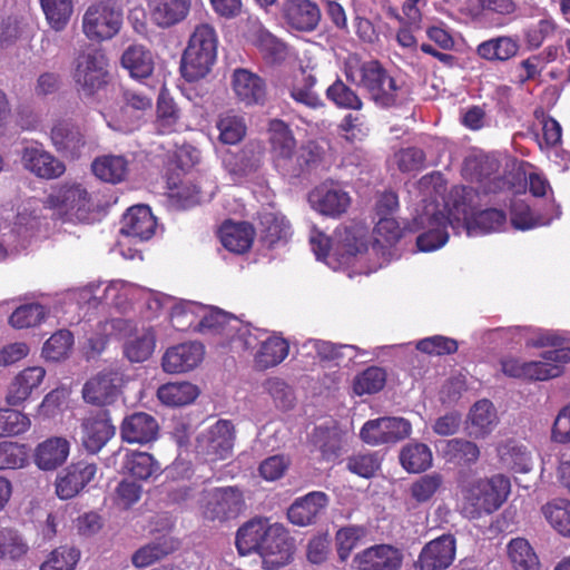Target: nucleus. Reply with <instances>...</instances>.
Returning a JSON list of instances; mask_svg holds the SVG:
<instances>
[{
	"instance_id": "f257e3e1",
	"label": "nucleus",
	"mask_w": 570,
	"mask_h": 570,
	"mask_svg": "<svg viewBox=\"0 0 570 570\" xmlns=\"http://www.w3.org/2000/svg\"><path fill=\"white\" fill-rule=\"evenodd\" d=\"M478 194L471 187L454 186L443 209L435 200L424 205L414 218L416 229L424 232L417 236L416 245L421 252H432L444 246L449 239L448 226L455 228L454 220H461L469 236L499 230L505 223L502 210L490 208L474 213Z\"/></svg>"
},
{
	"instance_id": "f03ea898",
	"label": "nucleus",
	"mask_w": 570,
	"mask_h": 570,
	"mask_svg": "<svg viewBox=\"0 0 570 570\" xmlns=\"http://www.w3.org/2000/svg\"><path fill=\"white\" fill-rule=\"evenodd\" d=\"M309 243L318 261L338 269L367 249L368 233L363 225L345 226L336 228L331 240L322 233H313Z\"/></svg>"
},
{
	"instance_id": "7ed1b4c3",
	"label": "nucleus",
	"mask_w": 570,
	"mask_h": 570,
	"mask_svg": "<svg viewBox=\"0 0 570 570\" xmlns=\"http://www.w3.org/2000/svg\"><path fill=\"white\" fill-rule=\"evenodd\" d=\"M344 72L346 79L365 89L379 107L390 108L403 99V87L376 60L360 62L350 59L345 63Z\"/></svg>"
},
{
	"instance_id": "20e7f679",
	"label": "nucleus",
	"mask_w": 570,
	"mask_h": 570,
	"mask_svg": "<svg viewBox=\"0 0 570 570\" xmlns=\"http://www.w3.org/2000/svg\"><path fill=\"white\" fill-rule=\"evenodd\" d=\"M510 493V481L502 474L479 479L463 485L459 508L469 519L492 513L501 507Z\"/></svg>"
},
{
	"instance_id": "39448f33",
	"label": "nucleus",
	"mask_w": 570,
	"mask_h": 570,
	"mask_svg": "<svg viewBox=\"0 0 570 570\" xmlns=\"http://www.w3.org/2000/svg\"><path fill=\"white\" fill-rule=\"evenodd\" d=\"M217 35L208 23L197 26L190 36L181 58V75L194 82L204 78L212 69L217 53Z\"/></svg>"
},
{
	"instance_id": "423d86ee",
	"label": "nucleus",
	"mask_w": 570,
	"mask_h": 570,
	"mask_svg": "<svg viewBox=\"0 0 570 570\" xmlns=\"http://www.w3.org/2000/svg\"><path fill=\"white\" fill-rule=\"evenodd\" d=\"M47 205L75 223H91L97 203L88 188L77 181L62 184L47 198Z\"/></svg>"
},
{
	"instance_id": "0eeeda50",
	"label": "nucleus",
	"mask_w": 570,
	"mask_h": 570,
	"mask_svg": "<svg viewBox=\"0 0 570 570\" xmlns=\"http://www.w3.org/2000/svg\"><path fill=\"white\" fill-rule=\"evenodd\" d=\"M72 79L77 91L86 98L96 96L108 82V58L99 49L80 53L73 62Z\"/></svg>"
},
{
	"instance_id": "6e6552de",
	"label": "nucleus",
	"mask_w": 570,
	"mask_h": 570,
	"mask_svg": "<svg viewBox=\"0 0 570 570\" xmlns=\"http://www.w3.org/2000/svg\"><path fill=\"white\" fill-rule=\"evenodd\" d=\"M200 513L208 521L227 522L246 509L243 491L238 487H217L202 494Z\"/></svg>"
},
{
	"instance_id": "1a4fd4ad",
	"label": "nucleus",
	"mask_w": 570,
	"mask_h": 570,
	"mask_svg": "<svg viewBox=\"0 0 570 570\" xmlns=\"http://www.w3.org/2000/svg\"><path fill=\"white\" fill-rule=\"evenodd\" d=\"M122 8L112 0L90 4L82 17V30L87 38L95 41L115 37L122 24Z\"/></svg>"
},
{
	"instance_id": "9d476101",
	"label": "nucleus",
	"mask_w": 570,
	"mask_h": 570,
	"mask_svg": "<svg viewBox=\"0 0 570 570\" xmlns=\"http://www.w3.org/2000/svg\"><path fill=\"white\" fill-rule=\"evenodd\" d=\"M125 382L120 367L106 368L86 382L82 389L83 400L94 405L111 404L120 395Z\"/></svg>"
},
{
	"instance_id": "9b49d317",
	"label": "nucleus",
	"mask_w": 570,
	"mask_h": 570,
	"mask_svg": "<svg viewBox=\"0 0 570 570\" xmlns=\"http://www.w3.org/2000/svg\"><path fill=\"white\" fill-rule=\"evenodd\" d=\"M412 425L403 417L383 416L367 421L361 429V439L370 445L396 443L411 434Z\"/></svg>"
},
{
	"instance_id": "f8f14e48",
	"label": "nucleus",
	"mask_w": 570,
	"mask_h": 570,
	"mask_svg": "<svg viewBox=\"0 0 570 570\" xmlns=\"http://www.w3.org/2000/svg\"><path fill=\"white\" fill-rule=\"evenodd\" d=\"M487 334L490 342H501L505 345L520 344L522 341L531 347L558 346L561 344V338L554 332L534 327H498L488 331Z\"/></svg>"
},
{
	"instance_id": "ddd939ff",
	"label": "nucleus",
	"mask_w": 570,
	"mask_h": 570,
	"mask_svg": "<svg viewBox=\"0 0 570 570\" xmlns=\"http://www.w3.org/2000/svg\"><path fill=\"white\" fill-rule=\"evenodd\" d=\"M308 202L322 215L338 217L350 207L351 196L340 185L324 183L309 193Z\"/></svg>"
},
{
	"instance_id": "4468645a",
	"label": "nucleus",
	"mask_w": 570,
	"mask_h": 570,
	"mask_svg": "<svg viewBox=\"0 0 570 570\" xmlns=\"http://www.w3.org/2000/svg\"><path fill=\"white\" fill-rule=\"evenodd\" d=\"M258 554L263 563L271 569L287 564L293 556V542L285 529L275 523L271 525Z\"/></svg>"
},
{
	"instance_id": "2eb2a0df",
	"label": "nucleus",
	"mask_w": 570,
	"mask_h": 570,
	"mask_svg": "<svg viewBox=\"0 0 570 570\" xmlns=\"http://www.w3.org/2000/svg\"><path fill=\"white\" fill-rule=\"evenodd\" d=\"M97 473L95 463L79 461L70 464L56 479V493L61 500L76 497Z\"/></svg>"
},
{
	"instance_id": "dca6fc26",
	"label": "nucleus",
	"mask_w": 570,
	"mask_h": 570,
	"mask_svg": "<svg viewBox=\"0 0 570 570\" xmlns=\"http://www.w3.org/2000/svg\"><path fill=\"white\" fill-rule=\"evenodd\" d=\"M21 164L24 169L45 179L60 177L66 167L62 161L43 149L41 145H29L21 150Z\"/></svg>"
},
{
	"instance_id": "f3484780",
	"label": "nucleus",
	"mask_w": 570,
	"mask_h": 570,
	"mask_svg": "<svg viewBox=\"0 0 570 570\" xmlns=\"http://www.w3.org/2000/svg\"><path fill=\"white\" fill-rule=\"evenodd\" d=\"M354 563L358 570H400L403 553L391 544H376L357 553Z\"/></svg>"
},
{
	"instance_id": "a211bd4d",
	"label": "nucleus",
	"mask_w": 570,
	"mask_h": 570,
	"mask_svg": "<svg viewBox=\"0 0 570 570\" xmlns=\"http://www.w3.org/2000/svg\"><path fill=\"white\" fill-rule=\"evenodd\" d=\"M455 539L448 534L429 542L415 562L416 570H444L454 560Z\"/></svg>"
},
{
	"instance_id": "6ab92c4d",
	"label": "nucleus",
	"mask_w": 570,
	"mask_h": 570,
	"mask_svg": "<svg viewBox=\"0 0 570 570\" xmlns=\"http://www.w3.org/2000/svg\"><path fill=\"white\" fill-rule=\"evenodd\" d=\"M82 444L90 453L100 451L115 434L108 411L101 410L83 419Z\"/></svg>"
},
{
	"instance_id": "aec40b11",
	"label": "nucleus",
	"mask_w": 570,
	"mask_h": 570,
	"mask_svg": "<svg viewBox=\"0 0 570 570\" xmlns=\"http://www.w3.org/2000/svg\"><path fill=\"white\" fill-rule=\"evenodd\" d=\"M282 14L285 22L298 31H313L321 20L318 6L311 0H284Z\"/></svg>"
},
{
	"instance_id": "412c9836",
	"label": "nucleus",
	"mask_w": 570,
	"mask_h": 570,
	"mask_svg": "<svg viewBox=\"0 0 570 570\" xmlns=\"http://www.w3.org/2000/svg\"><path fill=\"white\" fill-rule=\"evenodd\" d=\"M156 227L157 222L150 208L145 205H136L122 216L120 233L137 242H144L153 237Z\"/></svg>"
},
{
	"instance_id": "4be33fe9",
	"label": "nucleus",
	"mask_w": 570,
	"mask_h": 570,
	"mask_svg": "<svg viewBox=\"0 0 570 570\" xmlns=\"http://www.w3.org/2000/svg\"><path fill=\"white\" fill-rule=\"evenodd\" d=\"M204 346L200 343L190 342L173 346L163 356V368L167 373L188 372L202 362Z\"/></svg>"
},
{
	"instance_id": "5701e85b",
	"label": "nucleus",
	"mask_w": 570,
	"mask_h": 570,
	"mask_svg": "<svg viewBox=\"0 0 570 570\" xmlns=\"http://www.w3.org/2000/svg\"><path fill=\"white\" fill-rule=\"evenodd\" d=\"M328 504V497L321 491H313L296 499L287 511L288 520L305 527L316 522Z\"/></svg>"
},
{
	"instance_id": "b1692460",
	"label": "nucleus",
	"mask_w": 570,
	"mask_h": 570,
	"mask_svg": "<svg viewBox=\"0 0 570 570\" xmlns=\"http://www.w3.org/2000/svg\"><path fill=\"white\" fill-rule=\"evenodd\" d=\"M232 87L238 101L245 106L259 105L265 100V81L247 69L239 68L234 70Z\"/></svg>"
},
{
	"instance_id": "393cba45",
	"label": "nucleus",
	"mask_w": 570,
	"mask_h": 570,
	"mask_svg": "<svg viewBox=\"0 0 570 570\" xmlns=\"http://www.w3.org/2000/svg\"><path fill=\"white\" fill-rule=\"evenodd\" d=\"M200 446L213 460L226 459L234 445L233 425L229 421H217L199 439Z\"/></svg>"
},
{
	"instance_id": "a878e982",
	"label": "nucleus",
	"mask_w": 570,
	"mask_h": 570,
	"mask_svg": "<svg viewBox=\"0 0 570 570\" xmlns=\"http://www.w3.org/2000/svg\"><path fill=\"white\" fill-rule=\"evenodd\" d=\"M120 432L127 443L146 444L156 440L158 423L153 415L138 412L124 420Z\"/></svg>"
},
{
	"instance_id": "bb28decb",
	"label": "nucleus",
	"mask_w": 570,
	"mask_h": 570,
	"mask_svg": "<svg viewBox=\"0 0 570 570\" xmlns=\"http://www.w3.org/2000/svg\"><path fill=\"white\" fill-rule=\"evenodd\" d=\"M69 453V441L61 436H52L36 446L35 464L42 471H53L67 461Z\"/></svg>"
},
{
	"instance_id": "cd10ccee",
	"label": "nucleus",
	"mask_w": 570,
	"mask_h": 570,
	"mask_svg": "<svg viewBox=\"0 0 570 570\" xmlns=\"http://www.w3.org/2000/svg\"><path fill=\"white\" fill-rule=\"evenodd\" d=\"M570 362V347L547 351L541 361L528 362L527 380L544 381L561 375L563 364Z\"/></svg>"
},
{
	"instance_id": "c85d7f7f",
	"label": "nucleus",
	"mask_w": 570,
	"mask_h": 570,
	"mask_svg": "<svg viewBox=\"0 0 570 570\" xmlns=\"http://www.w3.org/2000/svg\"><path fill=\"white\" fill-rule=\"evenodd\" d=\"M51 140L58 151L67 157H79L86 147L83 131L69 121H60L51 129Z\"/></svg>"
},
{
	"instance_id": "c756f323",
	"label": "nucleus",
	"mask_w": 570,
	"mask_h": 570,
	"mask_svg": "<svg viewBox=\"0 0 570 570\" xmlns=\"http://www.w3.org/2000/svg\"><path fill=\"white\" fill-rule=\"evenodd\" d=\"M191 0H148L150 19L160 28L183 21L189 13Z\"/></svg>"
},
{
	"instance_id": "7c9ffc66",
	"label": "nucleus",
	"mask_w": 570,
	"mask_h": 570,
	"mask_svg": "<svg viewBox=\"0 0 570 570\" xmlns=\"http://www.w3.org/2000/svg\"><path fill=\"white\" fill-rule=\"evenodd\" d=\"M46 371L41 366H30L18 373L8 387L6 401L10 405L24 402L43 381Z\"/></svg>"
},
{
	"instance_id": "2f4dec72",
	"label": "nucleus",
	"mask_w": 570,
	"mask_h": 570,
	"mask_svg": "<svg viewBox=\"0 0 570 570\" xmlns=\"http://www.w3.org/2000/svg\"><path fill=\"white\" fill-rule=\"evenodd\" d=\"M499 422L493 404L488 400H480L471 407L466 421L469 434L475 439L489 435Z\"/></svg>"
},
{
	"instance_id": "473e14b6",
	"label": "nucleus",
	"mask_w": 570,
	"mask_h": 570,
	"mask_svg": "<svg viewBox=\"0 0 570 570\" xmlns=\"http://www.w3.org/2000/svg\"><path fill=\"white\" fill-rule=\"evenodd\" d=\"M254 234L252 225L245 222H226L219 229L222 245L235 254H243L250 248Z\"/></svg>"
},
{
	"instance_id": "72a5a7b5",
	"label": "nucleus",
	"mask_w": 570,
	"mask_h": 570,
	"mask_svg": "<svg viewBox=\"0 0 570 570\" xmlns=\"http://www.w3.org/2000/svg\"><path fill=\"white\" fill-rule=\"evenodd\" d=\"M120 62L122 68L135 79L150 77L155 67L151 51L141 45L129 46L122 52Z\"/></svg>"
},
{
	"instance_id": "f704fd0d",
	"label": "nucleus",
	"mask_w": 570,
	"mask_h": 570,
	"mask_svg": "<svg viewBox=\"0 0 570 570\" xmlns=\"http://www.w3.org/2000/svg\"><path fill=\"white\" fill-rule=\"evenodd\" d=\"M202 309L200 318L197 323V332L202 334H223L229 336L233 327L239 325V320L219 308L203 305Z\"/></svg>"
},
{
	"instance_id": "c9c22d12",
	"label": "nucleus",
	"mask_w": 570,
	"mask_h": 570,
	"mask_svg": "<svg viewBox=\"0 0 570 570\" xmlns=\"http://www.w3.org/2000/svg\"><path fill=\"white\" fill-rule=\"evenodd\" d=\"M519 49L517 37L499 36L481 42L476 47V53L488 61H507L517 56Z\"/></svg>"
},
{
	"instance_id": "e433bc0d",
	"label": "nucleus",
	"mask_w": 570,
	"mask_h": 570,
	"mask_svg": "<svg viewBox=\"0 0 570 570\" xmlns=\"http://www.w3.org/2000/svg\"><path fill=\"white\" fill-rule=\"evenodd\" d=\"M91 169L100 180L117 184L126 178L129 160L122 155H102L92 161Z\"/></svg>"
},
{
	"instance_id": "4c0bfd02",
	"label": "nucleus",
	"mask_w": 570,
	"mask_h": 570,
	"mask_svg": "<svg viewBox=\"0 0 570 570\" xmlns=\"http://www.w3.org/2000/svg\"><path fill=\"white\" fill-rule=\"evenodd\" d=\"M271 525L265 520H252L237 531L236 547L242 556L259 552L261 546L269 532Z\"/></svg>"
},
{
	"instance_id": "58836bf2",
	"label": "nucleus",
	"mask_w": 570,
	"mask_h": 570,
	"mask_svg": "<svg viewBox=\"0 0 570 570\" xmlns=\"http://www.w3.org/2000/svg\"><path fill=\"white\" fill-rule=\"evenodd\" d=\"M508 559L513 570H540V560L524 538H514L507 546Z\"/></svg>"
},
{
	"instance_id": "ea45409f",
	"label": "nucleus",
	"mask_w": 570,
	"mask_h": 570,
	"mask_svg": "<svg viewBox=\"0 0 570 570\" xmlns=\"http://www.w3.org/2000/svg\"><path fill=\"white\" fill-rule=\"evenodd\" d=\"M199 394L195 384L189 382H171L161 385L157 396L163 404L168 406H184L193 403Z\"/></svg>"
},
{
	"instance_id": "a19ab883",
	"label": "nucleus",
	"mask_w": 570,
	"mask_h": 570,
	"mask_svg": "<svg viewBox=\"0 0 570 570\" xmlns=\"http://www.w3.org/2000/svg\"><path fill=\"white\" fill-rule=\"evenodd\" d=\"M104 118L110 129L120 134H129L137 130L144 119L142 116L134 112V109L121 101L118 106L111 107L104 112Z\"/></svg>"
},
{
	"instance_id": "79ce46f5",
	"label": "nucleus",
	"mask_w": 570,
	"mask_h": 570,
	"mask_svg": "<svg viewBox=\"0 0 570 570\" xmlns=\"http://www.w3.org/2000/svg\"><path fill=\"white\" fill-rule=\"evenodd\" d=\"M258 163L259 160L250 147H245L237 153L227 151L223 156V166L234 179L246 177L255 171Z\"/></svg>"
},
{
	"instance_id": "37998d69",
	"label": "nucleus",
	"mask_w": 570,
	"mask_h": 570,
	"mask_svg": "<svg viewBox=\"0 0 570 570\" xmlns=\"http://www.w3.org/2000/svg\"><path fill=\"white\" fill-rule=\"evenodd\" d=\"M155 345L154 332L150 328H142L127 338L124 344V354L131 363H141L151 356Z\"/></svg>"
},
{
	"instance_id": "c03bdc74",
	"label": "nucleus",
	"mask_w": 570,
	"mask_h": 570,
	"mask_svg": "<svg viewBox=\"0 0 570 570\" xmlns=\"http://www.w3.org/2000/svg\"><path fill=\"white\" fill-rule=\"evenodd\" d=\"M432 451L424 443H409L400 452V462L410 473H420L431 468Z\"/></svg>"
},
{
	"instance_id": "a18cd8bd",
	"label": "nucleus",
	"mask_w": 570,
	"mask_h": 570,
	"mask_svg": "<svg viewBox=\"0 0 570 570\" xmlns=\"http://www.w3.org/2000/svg\"><path fill=\"white\" fill-rule=\"evenodd\" d=\"M498 454L502 464L518 473H527L532 469L530 453L523 445L509 440L499 445Z\"/></svg>"
},
{
	"instance_id": "49530a36",
	"label": "nucleus",
	"mask_w": 570,
	"mask_h": 570,
	"mask_svg": "<svg viewBox=\"0 0 570 570\" xmlns=\"http://www.w3.org/2000/svg\"><path fill=\"white\" fill-rule=\"evenodd\" d=\"M288 343L281 336L272 335L262 341L255 356V362L261 368H268L283 362L288 355Z\"/></svg>"
},
{
	"instance_id": "de8ad7c7",
	"label": "nucleus",
	"mask_w": 570,
	"mask_h": 570,
	"mask_svg": "<svg viewBox=\"0 0 570 570\" xmlns=\"http://www.w3.org/2000/svg\"><path fill=\"white\" fill-rule=\"evenodd\" d=\"M547 522L559 534L570 538V501L567 499H553L541 508Z\"/></svg>"
},
{
	"instance_id": "09e8293b",
	"label": "nucleus",
	"mask_w": 570,
	"mask_h": 570,
	"mask_svg": "<svg viewBox=\"0 0 570 570\" xmlns=\"http://www.w3.org/2000/svg\"><path fill=\"white\" fill-rule=\"evenodd\" d=\"M203 304L194 301H177L173 304L170 321L178 331L194 330L197 332V323L200 318Z\"/></svg>"
},
{
	"instance_id": "8fccbe9b",
	"label": "nucleus",
	"mask_w": 570,
	"mask_h": 570,
	"mask_svg": "<svg viewBox=\"0 0 570 570\" xmlns=\"http://www.w3.org/2000/svg\"><path fill=\"white\" fill-rule=\"evenodd\" d=\"M274 161L289 155L296 148L295 138L288 126L279 119H272L268 126Z\"/></svg>"
},
{
	"instance_id": "3c124183",
	"label": "nucleus",
	"mask_w": 570,
	"mask_h": 570,
	"mask_svg": "<svg viewBox=\"0 0 570 570\" xmlns=\"http://www.w3.org/2000/svg\"><path fill=\"white\" fill-rule=\"evenodd\" d=\"M262 233L264 240L274 246L279 242H286L291 236L288 220L277 213H264L261 217Z\"/></svg>"
},
{
	"instance_id": "603ef678",
	"label": "nucleus",
	"mask_w": 570,
	"mask_h": 570,
	"mask_svg": "<svg viewBox=\"0 0 570 570\" xmlns=\"http://www.w3.org/2000/svg\"><path fill=\"white\" fill-rule=\"evenodd\" d=\"M216 128L219 131V140L226 145L239 142L246 135V122L244 117L225 112L218 117Z\"/></svg>"
},
{
	"instance_id": "864d4df0",
	"label": "nucleus",
	"mask_w": 570,
	"mask_h": 570,
	"mask_svg": "<svg viewBox=\"0 0 570 570\" xmlns=\"http://www.w3.org/2000/svg\"><path fill=\"white\" fill-rule=\"evenodd\" d=\"M316 83V77L312 72L306 70L301 71V79H296L291 96L292 98L308 108L316 109L323 106V101L320 96L314 91Z\"/></svg>"
},
{
	"instance_id": "5fc2aeb1",
	"label": "nucleus",
	"mask_w": 570,
	"mask_h": 570,
	"mask_svg": "<svg viewBox=\"0 0 570 570\" xmlns=\"http://www.w3.org/2000/svg\"><path fill=\"white\" fill-rule=\"evenodd\" d=\"M444 454L450 462L470 465L480 456L479 446L465 439H452L445 444Z\"/></svg>"
},
{
	"instance_id": "6e6d98bb",
	"label": "nucleus",
	"mask_w": 570,
	"mask_h": 570,
	"mask_svg": "<svg viewBox=\"0 0 570 570\" xmlns=\"http://www.w3.org/2000/svg\"><path fill=\"white\" fill-rule=\"evenodd\" d=\"M315 160L313 151L307 147L294 149L289 155L275 160L276 167L283 173L293 177L299 176Z\"/></svg>"
},
{
	"instance_id": "4d7b16f0",
	"label": "nucleus",
	"mask_w": 570,
	"mask_h": 570,
	"mask_svg": "<svg viewBox=\"0 0 570 570\" xmlns=\"http://www.w3.org/2000/svg\"><path fill=\"white\" fill-rule=\"evenodd\" d=\"M48 316V309L38 303L24 304L14 309L9 323L14 328H30L40 325Z\"/></svg>"
},
{
	"instance_id": "13d9d810",
	"label": "nucleus",
	"mask_w": 570,
	"mask_h": 570,
	"mask_svg": "<svg viewBox=\"0 0 570 570\" xmlns=\"http://www.w3.org/2000/svg\"><path fill=\"white\" fill-rule=\"evenodd\" d=\"M40 4L49 26L55 31L63 30L72 13V0H40Z\"/></svg>"
},
{
	"instance_id": "bf43d9fd",
	"label": "nucleus",
	"mask_w": 570,
	"mask_h": 570,
	"mask_svg": "<svg viewBox=\"0 0 570 570\" xmlns=\"http://www.w3.org/2000/svg\"><path fill=\"white\" fill-rule=\"evenodd\" d=\"M124 469L132 476L147 480L160 470L154 458L146 452H131L126 454Z\"/></svg>"
},
{
	"instance_id": "052dcab7",
	"label": "nucleus",
	"mask_w": 570,
	"mask_h": 570,
	"mask_svg": "<svg viewBox=\"0 0 570 570\" xmlns=\"http://www.w3.org/2000/svg\"><path fill=\"white\" fill-rule=\"evenodd\" d=\"M326 97L338 108L361 110L363 107L358 95L341 79H336L326 89Z\"/></svg>"
},
{
	"instance_id": "680f3d73",
	"label": "nucleus",
	"mask_w": 570,
	"mask_h": 570,
	"mask_svg": "<svg viewBox=\"0 0 570 570\" xmlns=\"http://www.w3.org/2000/svg\"><path fill=\"white\" fill-rule=\"evenodd\" d=\"M174 549V543L164 539L141 547L132 554L131 561L136 567L145 568L164 558Z\"/></svg>"
},
{
	"instance_id": "e2e57ef3",
	"label": "nucleus",
	"mask_w": 570,
	"mask_h": 570,
	"mask_svg": "<svg viewBox=\"0 0 570 570\" xmlns=\"http://www.w3.org/2000/svg\"><path fill=\"white\" fill-rule=\"evenodd\" d=\"M385 381L384 370L371 366L354 379L353 390L357 395L376 393L383 389Z\"/></svg>"
},
{
	"instance_id": "0e129e2a",
	"label": "nucleus",
	"mask_w": 570,
	"mask_h": 570,
	"mask_svg": "<svg viewBox=\"0 0 570 570\" xmlns=\"http://www.w3.org/2000/svg\"><path fill=\"white\" fill-rule=\"evenodd\" d=\"M73 343L71 332L60 330L52 334L43 344L42 355L46 360L60 361L65 358Z\"/></svg>"
},
{
	"instance_id": "69168bd1",
	"label": "nucleus",
	"mask_w": 570,
	"mask_h": 570,
	"mask_svg": "<svg viewBox=\"0 0 570 570\" xmlns=\"http://www.w3.org/2000/svg\"><path fill=\"white\" fill-rule=\"evenodd\" d=\"M443 484L440 473H430L420 476L410 488V494L417 503L429 502Z\"/></svg>"
},
{
	"instance_id": "338daca9",
	"label": "nucleus",
	"mask_w": 570,
	"mask_h": 570,
	"mask_svg": "<svg viewBox=\"0 0 570 570\" xmlns=\"http://www.w3.org/2000/svg\"><path fill=\"white\" fill-rule=\"evenodd\" d=\"M557 24L550 17L539 20L523 29V41L529 50L538 49L556 31Z\"/></svg>"
},
{
	"instance_id": "774afa93",
	"label": "nucleus",
	"mask_w": 570,
	"mask_h": 570,
	"mask_svg": "<svg viewBox=\"0 0 570 570\" xmlns=\"http://www.w3.org/2000/svg\"><path fill=\"white\" fill-rule=\"evenodd\" d=\"M78 560V550L70 547H60L49 554L40 570H73Z\"/></svg>"
}]
</instances>
